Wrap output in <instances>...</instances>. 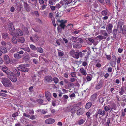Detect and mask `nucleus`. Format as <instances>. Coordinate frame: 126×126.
Returning a JSON list of instances; mask_svg holds the SVG:
<instances>
[{"label":"nucleus","instance_id":"obj_1","mask_svg":"<svg viewBox=\"0 0 126 126\" xmlns=\"http://www.w3.org/2000/svg\"><path fill=\"white\" fill-rule=\"evenodd\" d=\"M67 20H60L58 19L56 21V24L58 27L57 29L58 32H61L62 29H64L66 26L65 24L67 22Z\"/></svg>","mask_w":126,"mask_h":126},{"label":"nucleus","instance_id":"obj_2","mask_svg":"<svg viewBox=\"0 0 126 126\" xmlns=\"http://www.w3.org/2000/svg\"><path fill=\"white\" fill-rule=\"evenodd\" d=\"M123 25V22L121 21L119 22L117 24V30L119 33L122 32V33L124 34H126V26L124 25L122 30V26Z\"/></svg>","mask_w":126,"mask_h":126},{"label":"nucleus","instance_id":"obj_3","mask_svg":"<svg viewBox=\"0 0 126 126\" xmlns=\"http://www.w3.org/2000/svg\"><path fill=\"white\" fill-rule=\"evenodd\" d=\"M2 82L3 85L6 87H10L12 85L10 80L9 79L6 78H4L2 79Z\"/></svg>","mask_w":126,"mask_h":126},{"label":"nucleus","instance_id":"obj_4","mask_svg":"<svg viewBox=\"0 0 126 126\" xmlns=\"http://www.w3.org/2000/svg\"><path fill=\"white\" fill-rule=\"evenodd\" d=\"M5 47L8 49H10L11 47V44L10 42L6 43L4 41H2L1 42V46L0 47Z\"/></svg>","mask_w":126,"mask_h":126},{"label":"nucleus","instance_id":"obj_5","mask_svg":"<svg viewBox=\"0 0 126 126\" xmlns=\"http://www.w3.org/2000/svg\"><path fill=\"white\" fill-rule=\"evenodd\" d=\"M30 39L32 42L35 43L39 40V37L37 35L34 34L32 36L30 37Z\"/></svg>","mask_w":126,"mask_h":126},{"label":"nucleus","instance_id":"obj_6","mask_svg":"<svg viewBox=\"0 0 126 126\" xmlns=\"http://www.w3.org/2000/svg\"><path fill=\"white\" fill-rule=\"evenodd\" d=\"M44 80L46 84H47L53 81V78L51 76H47L45 77Z\"/></svg>","mask_w":126,"mask_h":126},{"label":"nucleus","instance_id":"obj_7","mask_svg":"<svg viewBox=\"0 0 126 126\" xmlns=\"http://www.w3.org/2000/svg\"><path fill=\"white\" fill-rule=\"evenodd\" d=\"M17 68L19 70L23 72H27L28 71V68L25 67L22 65H19Z\"/></svg>","mask_w":126,"mask_h":126},{"label":"nucleus","instance_id":"obj_8","mask_svg":"<svg viewBox=\"0 0 126 126\" xmlns=\"http://www.w3.org/2000/svg\"><path fill=\"white\" fill-rule=\"evenodd\" d=\"M113 26L111 24L109 23L106 27V30L108 33L110 34L112 32V28Z\"/></svg>","mask_w":126,"mask_h":126},{"label":"nucleus","instance_id":"obj_9","mask_svg":"<svg viewBox=\"0 0 126 126\" xmlns=\"http://www.w3.org/2000/svg\"><path fill=\"white\" fill-rule=\"evenodd\" d=\"M98 113L99 114V116H101L103 117L106 114V112L104 110L102 109H98L97 110Z\"/></svg>","mask_w":126,"mask_h":126},{"label":"nucleus","instance_id":"obj_10","mask_svg":"<svg viewBox=\"0 0 126 126\" xmlns=\"http://www.w3.org/2000/svg\"><path fill=\"white\" fill-rule=\"evenodd\" d=\"M79 42H75L73 43V46L74 48H79L82 47V45L81 44H78Z\"/></svg>","mask_w":126,"mask_h":126},{"label":"nucleus","instance_id":"obj_11","mask_svg":"<svg viewBox=\"0 0 126 126\" xmlns=\"http://www.w3.org/2000/svg\"><path fill=\"white\" fill-rule=\"evenodd\" d=\"M15 8L17 11H20L22 8L21 3L19 2H17Z\"/></svg>","mask_w":126,"mask_h":126},{"label":"nucleus","instance_id":"obj_12","mask_svg":"<svg viewBox=\"0 0 126 126\" xmlns=\"http://www.w3.org/2000/svg\"><path fill=\"white\" fill-rule=\"evenodd\" d=\"M23 59L25 61H28L30 59L28 53L25 52L23 55Z\"/></svg>","mask_w":126,"mask_h":126},{"label":"nucleus","instance_id":"obj_13","mask_svg":"<svg viewBox=\"0 0 126 126\" xmlns=\"http://www.w3.org/2000/svg\"><path fill=\"white\" fill-rule=\"evenodd\" d=\"M24 6L27 12H29L30 11V6L26 2L24 3Z\"/></svg>","mask_w":126,"mask_h":126},{"label":"nucleus","instance_id":"obj_14","mask_svg":"<svg viewBox=\"0 0 126 126\" xmlns=\"http://www.w3.org/2000/svg\"><path fill=\"white\" fill-rule=\"evenodd\" d=\"M54 119L51 118H49L46 119L45 122L47 124H52L55 122Z\"/></svg>","mask_w":126,"mask_h":126},{"label":"nucleus","instance_id":"obj_15","mask_svg":"<svg viewBox=\"0 0 126 126\" xmlns=\"http://www.w3.org/2000/svg\"><path fill=\"white\" fill-rule=\"evenodd\" d=\"M87 39L89 41L93 43L94 46L96 45L98 43V41H95L92 38H88Z\"/></svg>","mask_w":126,"mask_h":126},{"label":"nucleus","instance_id":"obj_16","mask_svg":"<svg viewBox=\"0 0 126 126\" xmlns=\"http://www.w3.org/2000/svg\"><path fill=\"white\" fill-rule=\"evenodd\" d=\"M84 113V111L83 109L79 107V108L77 110V113L79 115L82 114Z\"/></svg>","mask_w":126,"mask_h":126},{"label":"nucleus","instance_id":"obj_17","mask_svg":"<svg viewBox=\"0 0 126 126\" xmlns=\"http://www.w3.org/2000/svg\"><path fill=\"white\" fill-rule=\"evenodd\" d=\"M103 82L102 80H100L98 84L95 87V88L96 89H98L102 87Z\"/></svg>","mask_w":126,"mask_h":126},{"label":"nucleus","instance_id":"obj_18","mask_svg":"<svg viewBox=\"0 0 126 126\" xmlns=\"http://www.w3.org/2000/svg\"><path fill=\"white\" fill-rule=\"evenodd\" d=\"M45 96L46 98L48 101L50 100L51 97V94L50 93L47 92L45 93Z\"/></svg>","mask_w":126,"mask_h":126},{"label":"nucleus","instance_id":"obj_19","mask_svg":"<svg viewBox=\"0 0 126 126\" xmlns=\"http://www.w3.org/2000/svg\"><path fill=\"white\" fill-rule=\"evenodd\" d=\"M8 29L10 31L12 32L15 30L13 23L11 22L9 23L8 25Z\"/></svg>","mask_w":126,"mask_h":126},{"label":"nucleus","instance_id":"obj_20","mask_svg":"<svg viewBox=\"0 0 126 126\" xmlns=\"http://www.w3.org/2000/svg\"><path fill=\"white\" fill-rule=\"evenodd\" d=\"M4 58L5 62L7 63H10V59L8 56L7 55H5L4 56Z\"/></svg>","mask_w":126,"mask_h":126},{"label":"nucleus","instance_id":"obj_21","mask_svg":"<svg viewBox=\"0 0 126 126\" xmlns=\"http://www.w3.org/2000/svg\"><path fill=\"white\" fill-rule=\"evenodd\" d=\"M104 111H108L110 110V112L111 111L112 109V108L110 107L109 105H108L107 106H106L104 107Z\"/></svg>","mask_w":126,"mask_h":126},{"label":"nucleus","instance_id":"obj_22","mask_svg":"<svg viewBox=\"0 0 126 126\" xmlns=\"http://www.w3.org/2000/svg\"><path fill=\"white\" fill-rule=\"evenodd\" d=\"M97 96V94L96 93L94 94L91 97V101H94L96 99Z\"/></svg>","mask_w":126,"mask_h":126},{"label":"nucleus","instance_id":"obj_23","mask_svg":"<svg viewBox=\"0 0 126 126\" xmlns=\"http://www.w3.org/2000/svg\"><path fill=\"white\" fill-rule=\"evenodd\" d=\"M8 77L9 79H11L14 76V74L13 72H9L7 74Z\"/></svg>","mask_w":126,"mask_h":126},{"label":"nucleus","instance_id":"obj_24","mask_svg":"<svg viewBox=\"0 0 126 126\" xmlns=\"http://www.w3.org/2000/svg\"><path fill=\"white\" fill-rule=\"evenodd\" d=\"M108 9L106 8H105V10H103L101 12V14L103 16H105L106 15H108Z\"/></svg>","mask_w":126,"mask_h":126},{"label":"nucleus","instance_id":"obj_25","mask_svg":"<svg viewBox=\"0 0 126 126\" xmlns=\"http://www.w3.org/2000/svg\"><path fill=\"white\" fill-rule=\"evenodd\" d=\"M60 3L62 4V5L64 4L65 5L68 4H69L68 0H62L60 1Z\"/></svg>","mask_w":126,"mask_h":126},{"label":"nucleus","instance_id":"obj_26","mask_svg":"<svg viewBox=\"0 0 126 126\" xmlns=\"http://www.w3.org/2000/svg\"><path fill=\"white\" fill-rule=\"evenodd\" d=\"M79 108V106H76L73 107L71 110V112L72 113H74Z\"/></svg>","mask_w":126,"mask_h":126},{"label":"nucleus","instance_id":"obj_27","mask_svg":"<svg viewBox=\"0 0 126 126\" xmlns=\"http://www.w3.org/2000/svg\"><path fill=\"white\" fill-rule=\"evenodd\" d=\"M14 57L16 59H19L22 58V56L18 53H15L13 55Z\"/></svg>","mask_w":126,"mask_h":126},{"label":"nucleus","instance_id":"obj_28","mask_svg":"<svg viewBox=\"0 0 126 126\" xmlns=\"http://www.w3.org/2000/svg\"><path fill=\"white\" fill-rule=\"evenodd\" d=\"M16 34L17 36L18 35L21 36L23 34V33L21 30L18 29L16 31Z\"/></svg>","mask_w":126,"mask_h":126},{"label":"nucleus","instance_id":"obj_29","mask_svg":"<svg viewBox=\"0 0 126 126\" xmlns=\"http://www.w3.org/2000/svg\"><path fill=\"white\" fill-rule=\"evenodd\" d=\"M92 105V103L91 102H89L86 104L85 108L87 109H89L90 108Z\"/></svg>","mask_w":126,"mask_h":126},{"label":"nucleus","instance_id":"obj_30","mask_svg":"<svg viewBox=\"0 0 126 126\" xmlns=\"http://www.w3.org/2000/svg\"><path fill=\"white\" fill-rule=\"evenodd\" d=\"M79 71L82 75L85 76L87 74L85 70H84L83 68H80Z\"/></svg>","mask_w":126,"mask_h":126},{"label":"nucleus","instance_id":"obj_31","mask_svg":"<svg viewBox=\"0 0 126 126\" xmlns=\"http://www.w3.org/2000/svg\"><path fill=\"white\" fill-rule=\"evenodd\" d=\"M18 42L21 43H24L25 41L24 38L22 37H19L17 40Z\"/></svg>","mask_w":126,"mask_h":126},{"label":"nucleus","instance_id":"obj_32","mask_svg":"<svg viewBox=\"0 0 126 126\" xmlns=\"http://www.w3.org/2000/svg\"><path fill=\"white\" fill-rule=\"evenodd\" d=\"M96 38L100 40H101L102 39H104L106 38V37L103 36L101 35H99L97 36Z\"/></svg>","mask_w":126,"mask_h":126},{"label":"nucleus","instance_id":"obj_33","mask_svg":"<svg viewBox=\"0 0 126 126\" xmlns=\"http://www.w3.org/2000/svg\"><path fill=\"white\" fill-rule=\"evenodd\" d=\"M0 51L3 53H6L7 51L6 49V47H0Z\"/></svg>","mask_w":126,"mask_h":126},{"label":"nucleus","instance_id":"obj_34","mask_svg":"<svg viewBox=\"0 0 126 126\" xmlns=\"http://www.w3.org/2000/svg\"><path fill=\"white\" fill-rule=\"evenodd\" d=\"M17 60L16 59H14L10 61V63L12 64H16L17 62Z\"/></svg>","mask_w":126,"mask_h":126},{"label":"nucleus","instance_id":"obj_35","mask_svg":"<svg viewBox=\"0 0 126 126\" xmlns=\"http://www.w3.org/2000/svg\"><path fill=\"white\" fill-rule=\"evenodd\" d=\"M36 50L38 52L41 53H42L43 51V49L40 47H37Z\"/></svg>","mask_w":126,"mask_h":126},{"label":"nucleus","instance_id":"obj_36","mask_svg":"<svg viewBox=\"0 0 126 126\" xmlns=\"http://www.w3.org/2000/svg\"><path fill=\"white\" fill-rule=\"evenodd\" d=\"M117 34V31L116 29H114L113 31L112 34L114 36V38H116V35Z\"/></svg>","mask_w":126,"mask_h":126},{"label":"nucleus","instance_id":"obj_37","mask_svg":"<svg viewBox=\"0 0 126 126\" xmlns=\"http://www.w3.org/2000/svg\"><path fill=\"white\" fill-rule=\"evenodd\" d=\"M85 121V120L83 119H81L79 120L78 121V123L79 125H80L83 124Z\"/></svg>","mask_w":126,"mask_h":126},{"label":"nucleus","instance_id":"obj_38","mask_svg":"<svg viewBox=\"0 0 126 126\" xmlns=\"http://www.w3.org/2000/svg\"><path fill=\"white\" fill-rule=\"evenodd\" d=\"M78 38L77 37H74L73 36H72L71 38V40L72 42H76L78 40Z\"/></svg>","mask_w":126,"mask_h":126},{"label":"nucleus","instance_id":"obj_39","mask_svg":"<svg viewBox=\"0 0 126 126\" xmlns=\"http://www.w3.org/2000/svg\"><path fill=\"white\" fill-rule=\"evenodd\" d=\"M13 77L10 79L13 82H16L17 80L16 77L15 76H13Z\"/></svg>","mask_w":126,"mask_h":126},{"label":"nucleus","instance_id":"obj_40","mask_svg":"<svg viewBox=\"0 0 126 126\" xmlns=\"http://www.w3.org/2000/svg\"><path fill=\"white\" fill-rule=\"evenodd\" d=\"M73 57L77 59H78L79 58V53L78 52H76Z\"/></svg>","mask_w":126,"mask_h":126},{"label":"nucleus","instance_id":"obj_41","mask_svg":"<svg viewBox=\"0 0 126 126\" xmlns=\"http://www.w3.org/2000/svg\"><path fill=\"white\" fill-rule=\"evenodd\" d=\"M21 49L28 52H29L30 50V48L28 47H25L21 48Z\"/></svg>","mask_w":126,"mask_h":126},{"label":"nucleus","instance_id":"obj_42","mask_svg":"<svg viewBox=\"0 0 126 126\" xmlns=\"http://www.w3.org/2000/svg\"><path fill=\"white\" fill-rule=\"evenodd\" d=\"M2 37L4 39H6L8 37V34L7 33H3L2 34Z\"/></svg>","mask_w":126,"mask_h":126},{"label":"nucleus","instance_id":"obj_43","mask_svg":"<svg viewBox=\"0 0 126 126\" xmlns=\"http://www.w3.org/2000/svg\"><path fill=\"white\" fill-rule=\"evenodd\" d=\"M2 69L3 71L6 74L8 72V68L6 66H4L3 67Z\"/></svg>","mask_w":126,"mask_h":126},{"label":"nucleus","instance_id":"obj_44","mask_svg":"<svg viewBox=\"0 0 126 126\" xmlns=\"http://www.w3.org/2000/svg\"><path fill=\"white\" fill-rule=\"evenodd\" d=\"M12 43L14 44H16L17 43V41L16 38L14 37L12 38Z\"/></svg>","mask_w":126,"mask_h":126},{"label":"nucleus","instance_id":"obj_45","mask_svg":"<svg viewBox=\"0 0 126 126\" xmlns=\"http://www.w3.org/2000/svg\"><path fill=\"white\" fill-rule=\"evenodd\" d=\"M30 47L31 49L32 50H35L36 48V47L32 44H31L30 45Z\"/></svg>","mask_w":126,"mask_h":126},{"label":"nucleus","instance_id":"obj_46","mask_svg":"<svg viewBox=\"0 0 126 126\" xmlns=\"http://www.w3.org/2000/svg\"><path fill=\"white\" fill-rule=\"evenodd\" d=\"M121 91L119 92V93L122 95L123 94L124 92V89L123 87H122L120 89Z\"/></svg>","mask_w":126,"mask_h":126},{"label":"nucleus","instance_id":"obj_47","mask_svg":"<svg viewBox=\"0 0 126 126\" xmlns=\"http://www.w3.org/2000/svg\"><path fill=\"white\" fill-rule=\"evenodd\" d=\"M61 17V16L60 13L58 12L55 15V18L56 19H57V18H59Z\"/></svg>","mask_w":126,"mask_h":126},{"label":"nucleus","instance_id":"obj_48","mask_svg":"<svg viewBox=\"0 0 126 126\" xmlns=\"http://www.w3.org/2000/svg\"><path fill=\"white\" fill-rule=\"evenodd\" d=\"M39 104H42L43 103V100L41 99H37L36 100V101Z\"/></svg>","mask_w":126,"mask_h":126},{"label":"nucleus","instance_id":"obj_49","mask_svg":"<svg viewBox=\"0 0 126 126\" xmlns=\"http://www.w3.org/2000/svg\"><path fill=\"white\" fill-rule=\"evenodd\" d=\"M18 115V113L16 112L13 113L12 115V116L13 118H15Z\"/></svg>","mask_w":126,"mask_h":126},{"label":"nucleus","instance_id":"obj_50","mask_svg":"<svg viewBox=\"0 0 126 126\" xmlns=\"http://www.w3.org/2000/svg\"><path fill=\"white\" fill-rule=\"evenodd\" d=\"M110 123V119H109L106 123L104 124V126H109V124Z\"/></svg>","mask_w":126,"mask_h":126},{"label":"nucleus","instance_id":"obj_51","mask_svg":"<svg viewBox=\"0 0 126 126\" xmlns=\"http://www.w3.org/2000/svg\"><path fill=\"white\" fill-rule=\"evenodd\" d=\"M39 42V44L40 46L43 45L44 43V40H40Z\"/></svg>","mask_w":126,"mask_h":126},{"label":"nucleus","instance_id":"obj_52","mask_svg":"<svg viewBox=\"0 0 126 126\" xmlns=\"http://www.w3.org/2000/svg\"><path fill=\"white\" fill-rule=\"evenodd\" d=\"M53 80L55 83L56 84L58 82L59 80L57 78H54L53 79Z\"/></svg>","mask_w":126,"mask_h":126},{"label":"nucleus","instance_id":"obj_53","mask_svg":"<svg viewBox=\"0 0 126 126\" xmlns=\"http://www.w3.org/2000/svg\"><path fill=\"white\" fill-rule=\"evenodd\" d=\"M99 100L100 103L101 104H102L103 102H104V98L102 97L100 98L99 99Z\"/></svg>","mask_w":126,"mask_h":126},{"label":"nucleus","instance_id":"obj_54","mask_svg":"<svg viewBox=\"0 0 126 126\" xmlns=\"http://www.w3.org/2000/svg\"><path fill=\"white\" fill-rule=\"evenodd\" d=\"M31 55L32 57H37L38 55L36 54H35L34 53H31Z\"/></svg>","mask_w":126,"mask_h":126},{"label":"nucleus","instance_id":"obj_55","mask_svg":"<svg viewBox=\"0 0 126 126\" xmlns=\"http://www.w3.org/2000/svg\"><path fill=\"white\" fill-rule=\"evenodd\" d=\"M75 52H75V50H72L70 51V55H71L73 57Z\"/></svg>","mask_w":126,"mask_h":126},{"label":"nucleus","instance_id":"obj_56","mask_svg":"<svg viewBox=\"0 0 126 126\" xmlns=\"http://www.w3.org/2000/svg\"><path fill=\"white\" fill-rule=\"evenodd\" d=\"M80 31V30L75 31L72 32V34H76L79 33Z\"/></svg>","mask_w":126,"mask_h":126},{"label":"nucleus","instance_id":"obj_57","mask_svg":"<svg viewBox=\"0 0 126 126\" xmlns=\"http://www.w3.org/2000/svg\"><path fill=\"white\" fill-rule=\"evenodd\" d=\"M71 75L73 77H76V73L75 72L71 73Z\"/></svg>","mask_w":126,"mask_h":126},{"label":"nucleus","instance_id":"obj_58","mask_svg":"<svg viewBox=\"0 0 126 126\" xmlns=\"http://www.w3.org/2000/svg\"><path fill=\"white\" fill-rule=\"evenodd\" d=\"M52 21L53 23V24L54 27L56 26V25L55 23V18H54L52 19Z\"/></svg>","mask_w":126,"mask_h":126},{"label":"nucleus","instance_id":"obj_59","mask_svg":"<svg viewBox=\"0 0 126 126\" xmlns=\"http://www.w3.org/2000/svg\"><path fill=\"white\" fill-rule=\"evenodd\" d=\"M68 86L73 87L75 86L74 84L73 83L71 82H69Z\"/></svg>","mask_w":126,"mask_h":126},{"label":"nucleus","instance_id":"obj_60","mask_svg":"<svg viewBox=\"0 0 126 126\" xmlns=\"http://www.w3.org/2000/svg\"><path fill=\"white\" fill-rule=\"evenodd\" d=\"M7 94L3 93H0V96L6 97L7 96Z\"/></svg>","mask_w":126,"mask_h":126},{"label":"nucleus","instance_id":"obj_61","mask_svg":"<svg viewBox=\"0 0 126 126\" xmlns=\"http://www.w3.org/2000/svg\"><path fill=\"white\" fill-rule=\"evenodd\" d=\"M48 3L50 5H51L54 4V1L52 0H48Z\"/></svg>","mask_w":126,"mask_h":126},{"label":"nucleus","instance_id":"obj_62","mask_svg":"<svg viewBox=\"0 0 126 126\" xmlns=\"http://www.w3.org/2000/svg\"><path fill=\"white\" fill-rule=\"evenodd\" d=\"M76 80L77 79H76L74 78H71L70 79V81L71 82H73Z\"/></svg>","mask_w":126,"mask_h":126},{"label":"nucleus","instance_id":"obj_63","mask_svg":"<svg viewBox=\"0 0 126 126\" xmlns=\"http://www.w3.org/2000/svg\"><path fill=\"white\" fill-rule=\"evenodd\" d=\"M58 54V55L60 56H63L64 55V53L63 52H59Z\"/></svg>","mask_w":126,"mask_h":126},{"label":"nucleus","instance_id":"obj_64","mask_svg":"<svg viewBox=\"0 0 126 126\" xmlns=\"http://www.w3.org/2000/svg\"><path fill=\"white\" fill-rule=\"evenodd\" d=\"M91 115V113L90 112L88 111L86 113V115L87 116V117L88 118H89L90 117Z\"/></svg>","mask_w":126,"mask_h":126}]
</instances>
